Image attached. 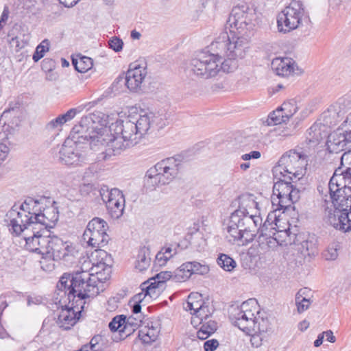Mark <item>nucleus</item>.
Returning <instances> with one entry per match:
<instances>
[{"label":"nucleus","mask_w":351,"mask_h":351,"mask_svg":"<svg viewBox=\"0 0 351 351\" xmlns=\"http://www.w3.org/2000/svg\"><path fill=\"white\" fill-rule=\"evenodd\" d=\"M304 5L302 1L292 0L277 16L278 29L280 32H289L303 25L306 21Z\"/></svg>","instance_id":"obj_9"},{"label":"nucleus","mask_w":351,"mask_h":351,"mask_svg":"<svg viewBox=\"0 0 351 351\" xmlns=\"http://www.w3.org/2000/svg\"><path fill=\"white\" fill-rule=\"evenodd\" d=\"M261 152L258 151H252L248 154H245L241 156V159L243 160H250L252 158L258 159L261 157Z\"/></svg>","instance_id":"obj_64"},{"label":"nucleus","mask_w":351,"mask_h":351,"mask_svg":"<svg viewBox=\"0 0 351 351\" xmlns=\"http://www.w3.org/2000/svg\"><path fill=\"white\" fill-rule=\"evenodd\" d=\"M64 122L62 121V119L60 118V116H58V117H56V119H52L51 121H50L46 125V128L48 130H53L56 128H60L63 125Z\"/></svg>","instance_id":"obj_58"},{"label":"nucleus","mask_w":351,"mask_h":351,"mask_svg":"<svg viewBox=\"0 0 351 351\" xmlns=\"http://www.w3.org/2000/svg\"><path fill=\"white\" fill-rule=\"evenodd\" d=\"M325 114H326V112H325ZM327 114H328L329 117H335V114H337V118L342 120L338 128L347 134L348 139H351V112L346 115L345 119L343 117V113H342L341 110L337 111L334 107L328 109Z\"/></svg>","instance_id":"obj_31"},{"label":"nucleus","mask_w":351,"mask_h":351,"mask_svg":"<svg viewBox=\"0 0 351 351\" xmlns=\"http://www.w3.org/2000/svg\"><path fill=\"white\" fill-rule=\"evenodd\" d=\"M304 158L300 153L290 150L280 158L274 173L279 171L281 175L287 174V178L294 182L293 179L299 180L304 176Z\"/></svg>","instance_id":"obj_11"},{"label":"nucleus","mask_w":351,"mask_h":351,"mask_svg":"<svg viewBox=\"0 0 351 351\" xmlns=\"http://www.w3.org/2000/svg\"><path fill=\"white\" fill-rule=\"evenodd\" d=\"M49 42L47 39H45L42 41L40 44H39L34 53L33 60L34 62H38L40 60L43 56L46 51H49Z\"/></svg>","instance_id":"obj_48"},{"label":"nucleus","mask_w":351,"mask_h":351,"mask_svg":"<svg viewBox=\"0 0 351 351\" xmlns=\"http://www.w3.org/2000/svg\"><path fill=\"white\" fill-rule=\"evenodd\" d=\"M274 182L271 203L276 210H286L300 199V191L293 185L287 174Z\"/></svg>","instance_id":"obj_10"},{"label":"nucleus","mask_w":351,"mask_h":351,"mask_svg":"<svg viewBox=\"0 0 351 351\" xmlns=\"http://www.w3.org/2000/svg\"><path fill=\"white\" fill-rule=\"evenodd\" d=\"M342 195H339L334 202V206H337L339 209L348 210L351 209V186H343V191Z\"/></svg>","instance_id":"obj_37"},{"label":"nucleus","mask_w":351,"mask_h":351,"mask_svg":"<svg viewBox=\"0 0 351 351\" xmlns=\"http://www.w3.org/2000/svg\"><path fill=\"white\" fill-rule=\"evenodd\" d=\"M84 141L82 139L81 142H75L72 137L71 141H66L59 152L61 161L67 165L77 166L85 163L86 155L77 147V143H84Z\"/></svg>","instance_id":"obj_17"},{"label":"nucleus","mask_w":351,"mask_h":351,"mask_svg":"<svg viewBox=\"0 0 351 351\" xmlns=\"http://www.w3.org/2000/svg\"><path fill=\"white\" fill-rule=\"evenodd\" d=\"M39 210L38 200L31 197H27L19 206L14 205L6 214L10 231L18 236L25 230H37L34 221Z\"/></svg>","instance_id":"obj_4"},{"label":"nucleus","mask_w":351,"mask_h":351,"mask_svg":"<svg viewBox=\"0 0 351 351\" xmlns=\"http://www.w3.org/2000/svg\"><path fill=\"white\" fill-rule=\"evenodd\" d=\"M73 287L71 274H64L60 278L59 282L57 284V289L59 291L58 293L60 295L61 293L64 295L67 296L69 303L75 302V299L77 297L76 293L71 289Z\"/></svg>","instance_id":"obj_28"},{"label":"nucleus","mask_w":351,"mask_h":351,"mask_svg":"<svg viewBox=\"0 0 351 351\" xmlns=\"http://www.w3.org/2000/svg\"><path fill=\"white\" fill-rule=\"evenodd\" d=\"M142 292L135 295L130 303L134 302L132 306V311L134 314H138L141 311V302L147 296L152 297V291H154V286L153 284L148 282H143L142 285Z\"/></svg>","instance_id":"obj_29"},{"label":"nucleus","mask_w":351,"mask_h":351,"mask_svg":"<svg viewBox=\"0 0 351 351\" xmlns=\"http://www.w3.org/2000/svg\"><path fill=\"white\" fill-rule=\"evenodd\" d=\"M317 132V126H312L311 128H309L308 130V134L309 135L311 136V133H314L313 136L311 137V138H309V141L310 142H313V143H317L319 142L321 136V134L319 132V131H318Z\"/></svg>","instance_id":"obj_62"},{"label":"nucleus","mask_w":351,"mask_h":351,"mask_svg":"<svg viewBox=\"0 0 351 351\" xmlns=\"http://www.w3.org/2000/svg\"><path fill=\"white\" fill-rule=\"evenodd\" d=\"M254 16V10L243 3L233 8L228 23L233 30H237L236 33L238 34L248 35L247 32H250L254 27L252 21Z\"/></svg>","instance_id":"obj_12"},{"label":"nucleus","mask_w":351,"mask_h":351,"mask_svg":"<svg viewBox=\"0 0 351 351\" xmlns=\"http://www.w3.org/2000/svg\"><path fill=\"white\" fill-rule=\"evenodd\" d=\"M189 264L191 265L192 274H199L204 275L208 272L209 268L207 265L201 264L198 262H189Z\"/></svg>","instance_id":"obj_51"},{"label":"nucleus","mask_w":351,"mask_h":351,"mask_svg":"<svg viewBox=\"0 0 351 351\" xmlns=\"http://www.w3.org/2000/svg\"><path fill=\"white\" fill-rule=\"evenodd\" d=\"M108 45L110 49L115 52L121 51L123 49V42L122 40L117 37H112L108 42Z\"/></svg>","instance_id":"obj_54"},{"label":"nucleus","mask_w":351,"mask_h":351,"mask_svg":"<svg viewBox=\"0 0 351 351\" xmlns=\"http://www.w3.org/2000/svg\"><path fill=\"white\" fill-rule=\"evenodd\" d=\"M350 143L351 139H348L347 134L337 128L328 135L326 146L330 153H339L347 149L346 146Z\"/></svg>","instance_id":"obj_22"},{"label":"nucleus","mask_w":351,"mask_h":351,"mask_svg":"<svg viewBox=\"0 0 351 351\" xmlns=\"http://www.w3.org/2000/svg\"><path fill=\"white\" fill-rule=\"evenodd\" d=\"M100 194L111 217L118 219L122 216L125 202L122 191L114 188Z\"/></svg>","instance_id":"obj_18"},{"label":"nucleus","mask_w":351,"mask_h":351,"mask_svg":"<svg viewBox=\"0 0 351 351\" xmlns=\"http://www.w3.org/2000/svg\"><path fill=\"white\" fill-rule=\"evenodd\" d=\"M341 163L342 165H348L351 167V149L343 154L341 157Z\"/></svg>","instance_id":"obj_63"},{"label":"nucleus","mask_w":351,"mask_h":351,"mask_svg":"<svg viewBox=\"0 0 351 351\" xmlns=\"http://www.w3.org/2000/svg\"><path fill=\"white\" fill-rule=\"evenodd\" d=\"M159 332V328L154 326L152 322H149L147 323V325L141 326L138 337L143 343H150L156 340Z\"/></svg>","instance_id":"obj_30"},{"label":"nucleus","mask_w":351,"mask_h":351,"mask_svg":"<svg viewBox=\"0 0 351 351\" xmlns=\"http://www.w3.org/2000/svg\"><path fill=\"white\" fill-rule=\"evenodd\" d=\"M324 258L327 261H334L338 256V245L332 244L323 252Z\"/></svg>","instance_id":"obj_52"},{"label":"nucleus","mask_w":351,"mask_h":351,"mask_svg":"<svg viewBox=\"0 0 351 351\" xmlns=\"http://www.w3.org/2000/svg\"><path fill=\"white\" fill-rule=\"evenodd\" d=\"M339 170L337 169L335 170L333 176L330 178V180L329 182L328 187H329V191L330 197L332 199V203L334 204V202H335V199L337 197H339V195H342L343 193V187L339 188V184H337L338 179L337 178L339 177L338 171Z\"/></svg>","instance_id":"obj_43"},{"label":"nucleus","mask_w":351,"mask_h":351,"mask_svg":"<svg viewBox=\"0 0 351 351\" xmlns=\"http://www.w3.org/2000/svg\"><path fill=\"white\" fill-rule=\"evenodd\" d=\"M108 124V116L100 111H95L83 117L79 123L72 128L70 136L75 142H81L84 139L89 142L90 147H95L97 142L105 141Z\"/></svg>","instance_id":"obj_3"},{"label":"nucleus","mask_w":351,"mask_h":351,"mask_svg":"<svg viewBox=\"0 0 351 351\" xmlns=\"http://www.w3.org/2000/svg\"><path fill=\"white\" fill-rule=\"evenodd\" d=\"M109 130L117 135H121L123 141H128L132 145H136L141 139L137 132L136 125L132 116H128L125 119H118L114 123L109 125Z\"/></svg>","instance_id":"obj_15"},{"label":"nucleus","mask_w":351,"mask_h":351,"mask_svg":"<svg viewBox=\"0 0 351 351\" xmlns=\"http://www.w3.org/2000/svg\"><path fill=\"white\" fill-rule=\"evenodd\" d=\"M75 248L69 243L64 242L56 236L52 237L47 258L53 261L63 260L71 262L74 257Z\"/></svg>","instance_id":"obj_19"},{"label":"nucleus","mask_w":351,"mask_h":351,"mask_svg":"<svg viewBox=\"0 0 351 351\" xmlns=\"http://www.w3.org/2000/svg\"><path fill=\"white\" fill-rule=\"evenodd\" d=\"M126 316L123 315L115 316L109 323V328L111 331L115 332L119 329H121L125 322Z\"/></svg>","instance_id":"obj_50"},{"label":"nucleus","mask_w":351,"mask_h":351,"mask_svg":"<svg viewBox=\"0 0 351 351\" xmlns=\"http://www.w3.org/2000/svg\"><path fill=\"white\" fill-rule=\"evenodd\" d=\"M81 112L80 108H71L66 113L59 115L64 123L73 119L77 113Z\"/></svg>","instance_id":"obj_55"},{"label":"nucleus","mask_w":351,"mask_h":351,"mask_svg":"<svg viewBox=\"0 0 351 351\" xmlns=\"http://www.w3.org/2000/svg\"><path fill=\"white\" fill-rule=\"evenodd\" d=\"M108 229V226L104 219L95 217L88 222L83 234V239L93 247H104L110 239L106 233Z\"/></svg>","instance_id":"obj_13"},{"label":"nucleus","mask_w":351,"mask_h":351,"mask_svg":"<svg viewBox=\"0 0 351 351\" xmlns=\"http://www.w3.org/2000/svg\"><path fill=\"white\" fill-rule=\"evenodd\" d=\"M218 346L219 342L215 339L208 340L204 343V348L205 351H214Z\"/></svg>","instance_id":"obj_61"},{"label":"nucleus","mask_w":351,"mask_h":351,"mask_svg":"<svg viewBox=\"0 0 351 351\" xmlns=\"http://www.w3.org/2000/svg\"><path fill=\"white\" fill-rule=\"evenodd\" d=\"M333 213H330L328 216V223L333 226L335 229L339 230L341 223L340 215H341L342 209H339L337 206Z\"/></svg>","instance_id":"obj_49"},{"label":"nucleus","mask_w":351,"mask_h":351,"mask_svg":"<svg viewBox=\"0 0 351 351\" xmlns=\"http://www.w3.org/2000/svg\"><path fill=\"white\" fill-rule=\"evenodd\" d=\"M191 265L189 262L183 263L173 272V280L175 282H184L189 279L191 275Z\"/></svg>","instance_id":"obj_42"},{"label":"nucleus","mask_w":351,"mask_h":351,"mask_svg":"<svg viewBox=\"0 0 351 351\" xmlns=\"http://www.w3.org/2000/svg\"><path fill=\"white\" fill-rule=\"evenodd\" d=\"M239 58L229 57L228 56H218V64L219 69V76L223 73H232L239 66Z\"/></svg>","instance_id":"obj_32"},{"label":"nucleus","mask_w":351,"mask_h":351,"mask_svg":"<svg viewBox=\"0 0 351 351\" xmlns=\"http://www.w3.org/2000/svg\"><path fill=\"white\" fill-rule=\"evenodd\" d=\"M340 218L341 221L339 226V230L344 232V229L343 228L348 227L349 223L348 210H342Z\"/></svg>","instance_id":"obj_60"},{"label":"nucleus","mask_w":351,"mask_h":351,"mask_svg":"<svg viewBox=\"0 0 351 351\" xmlns=\"http://www.w3.org/2000/svg\"><path fill=\"white\" fill-rule=\"evenodd\" d=\"M37 200L38 208L40 210L36 213L35 226L42 228L43 233H49L48 229L53 228L58 220L59 213L58 208L54 205L44 207L43 199Z\"/></svg>","instance_id":"obj_16"},{"label":"nucleus","mask_w":351,"mask_h":351,"mask_svg":"<svg viewBox=\"0 0 351 351\" xmlns=\"http://www.w3.org/2000/svg\"><path fill=\"white\" fill-rule=\"evenodd\" d=\"M147 75L146 68L136 63L130 65L125 75V85L132 91H136L141 87Z\"/></svg>","instance_id":"obj_21"},{"label":"nucleus","mask_w":351,"mask_h":351,"mask_svg":"<svg viewBox=\"0 0 351 351\" xmlns=\"http://www.w3.org/2000/svg\"><path fill=\"white\" fill-rule=\"evenodd\" d=\"M229 317L232 324L245 333L268 331L271 328L269 319L261 315L255 299L245 301L240 306H232Z\"/></svg>","instance_id":"obj_2"},{"label":"nucleus","mask_w":351,"mask_h":351,"mask_svg":"<svg viewBox=\"0 0 351 351\" xmlns=\"http://www.w3.org/2000/svg\"><path fill=\"white\" fill-rule=\"evenodd\" d=\"M101 337L99 335L94 336L89 343L86 344L91 351H101V346H99Z\"/></svg>","instance_id":"obj_56"},{"label":"nucleus","mask_w":351,"mask_h":351,"mask_svg":"<svg viewBox=\"0 0 351 351\" xmlns=\"http://www.w3.org/2000/svg\"><path fill=\"white\" fill-rule=\"evenodd\" d=\"M240 224L238 213L233 212L230 217L227 231L230 236L232 237L233 241H240L241 245H244L249 243L250 241H245V234L242 231L243 228Z\"/></svg>","instance_id":"obj_26"},{"label":"nucleus","mask_w":351,"mask_h":351,"mask_svg":"<svg viewBox=\"0 0 351 351\" xmlns=\"http://www.w3.org/2000/svg\"><path fill=\"white\" fill-rule=\"evenodd\" d=\"M95 256L101 258L96 262L91 263V260L85 261L82 264V270L77 271L71 274L73 287L71 289L76 293L80 300L94 297L99 294L97 287L101 278L99 276L101 271H110V257L107 252L102 250H96Z\"/></svg>","instance_id":"obj_1"},{"label":"nucleus","mask_w":351,"mask_h":351,"mask_svg":"<svg viewBox=\"0 0 351 351\" xmlns=\"http://www.w3.org/2000/svg\"><path fill=\"white\" fill-rule=\"evenodd\" d=\"M21 115V110L19 104H14L5 110L1 116L0 121H4L5 123L18 125L19 119Z\"/></svg>","instance_id":"obj_35"},{"label":"nucleus","mask_w":351,"mask_h":351,"mask_svg":"<svg viewBox=\"0 0 351 351\" xmlns=\"http://www.w3.org/2000/svg\"><path fill=\"white\" fill-rule=\"evenodd\" d=\"M238 200L239 208L234 213H238L240 226L245 234V241H252L256 232H260L261 236L267 235L264 233L266 222L262 225L263 219L259 215H250L248 212V208H258V203L255 201L254 195L243 194L238 197Z\"/></svg>","instance_id":"obj_5"},{"label":"nucleus","mask_w":351,"mask_h":351,"mask_svg":"<svg viewBox=\"0 0 351 351\" xmlns=\"http://www.w3.org/2000/svg\"><path fill=\"white\" fill-rule=\"evenodd\" d=\"M71 306L70 307L62 309L57 319L58 326L64 330L70 329L80 318L77 314H79L80 311H78L76 312L75 310L76 307L75 302H71Z\"/></svg>","instance_id":"obj_24"},{"label":"nucleus","mask_w":351,"mask_h":351,"mask_svg":"<svg viewBox=\"0 0 351 351\" xmlns=\"http://www.w3.org/2000/svg\"><path fill=\"white\" fill-rule=\"evenodd\" d=\"M309 291L306 288L300 289L295 295V305L299 313L306 311L312 302L310 299L306 298L307 293Z\"/></svg>","instance_id":"obj_38"},{"label":"nucleus","mask_w":351,"mask_h":351,"mask_svg":"<svg viewBox=\"0 0 351 351\" xmlns=\"http://www.w3.org/2000/svg\"><path fill=\"white\" fill-rule=\"evenodd\" d=\"M199 326L197 331V337L202 340H205L213 334L217 329V323L214 319H208L197 323Z\"/></svg>","instance_id":"obj_33"},{"label":"nucleus","mask_w":351,"mask_h":351,"mask_svg":"<svg viewBox=\"0 0 351 351\" xmlns=\"http://www.w3.org/2000/svg\"><path fill=\"white\" fill-rule=\"evenodd\" d=\"M173 274L171 271H161L159 274H156L155 277L152 278L151 280L154 282H151L149 284H153L154 286V291H152V295L155 294L156 289L158 287L159 285L165 282L167 280L173 279Z\"/></svg>","instance_id":"obj_47"},{"label":"nucleus","mask_w":351,"mask_h":351,"mask_svg":"<svg viewBox=\"0 0 351 351\" xmlns=\"http://www.w3.org/2000/svg\"><path fill=\"white\" fill-rule=\"evenodd\" d=\"M141 320L139 317L130 316L126 317L123 327L120 329L119 332L125 337L132 335L139 326Z\"/></svg>","instance_id":"obj_41"},{"label":"nucleus","mask_w":351,"mask_h":351,"mask_svg":"<svg viewBox=\"0 0 351 351\" xmlns=\"http://www.w3.org/2000/svg\"><path fill=\"white\" fill-rule=\"evenodd\" d=\"M206 302L202 301V295L198 293H191L189 297L184 308L186 311H190L192 313L196 312Z\"/></svg>","instance_id":"obj_40"},{"label":"nucleus","mask_w":351,"mask_h":351,"mask_svg":"<svg viewBox=\"0 0 351 351\" xmlns=\"http://www.w3.org/2000/svg\"><path fill=\"white\" fill-rule=\"evenodd\" d=\"M213 308L212 306H209L206 304L202 306L200 308H199L196 312L192 313L191 314L193 315L191 318V324L197 328V323L206 321L212 319V315L213 313Z\"/></svg>","instance_id":"obj_34"},{"label":"nucleus","mask_w":351,"mask_h":351,"mask_svg":"<svg viewBox=\"0 0 351 351\" xmlns=\"http://www.w3.org/2000/svg\"><path fill=\"white\" fill-rule=\"evenodd\" d=\"M37 228V230H31L33 232L32 236H27L26 234H25L24 237L26 248L28 250L36 253L37 251V247L39 245L40 237H41L43 233V228L38 226Z\"/></svg>","instance_id":"obj_39"},{"label":"nucleus","mask_w":351,"mask_h":351,"mask_svg":"<svg viewBox=\"0 0 351 351\" xmlns=\"http://www.w3.org/2000/svg\"><path fill=\"white\" fill-rule=\"evenodd\" d=\"M267 331H254L251 333H246L248 335L251 336L250 342L253 347L258 348L262 345L263 341V335Z\"/></svg>","instance_id":"obj_53"},{"label":"nucleus","mask_w":351,"mask_h":351,"mask_svg":"<svg viewBox=\"0 0 351 351\" xmlns=\"http://www.w3.org/2000/svg\"><path fill=\"white\" fill-rule=\"evenodd\" d=\"M231 36L224 32L211 43L210 49L218 53L220 56H228L239 59L243 58L249 49L248 35L238 34L233 29L230 30Z\"/></svg>","instance_id":"obj_6"},{"label":"nucleus","mask_w":351,"mask_h":351,"mask_svg":"<svg viewBox=\"0 0 351 351\" xmlns=\"http://www.w3.org/2000/svg\"><path fill=\"white\" fill-rule=\"evenodd\" d=\"M181 167V161L178 159L162 160L147 171V182L152 185L168 184L178 176Z\"/></svg>","instance_id":"obj_8"},{"label":"nucleus","mask_w":351,"mask_h":351,"mask_svg":"<svg viewBox=\"0 0 351 351\" xmlns=\"http://www.w3.org/2000/svg\"><path fill=\"white\" fill-rule=\"evenodd\" d=\"M298 108L294 100H289L284 102L280 107L271 112L267 119L268 125H275L281 123H286L291 117L298 111Z\"/></svg>","instance_id":"obj_20"},{"label":"nucleus","mask_w":351,"mask_h":351,"mask_svg":"<svg viewBox=\"0 0 351 351\" xmlns=\"http://www.w3.org/2000/svg\"><path fill=\"white\" fill-rule=\"evenodd\" d=\"M51 240L52 237L50 236L49 232H43L41 237H40L39 245L37 247L36 253L43 256H45V257L47 258V255L49 253V247Z\"/></svg>","instance_id":"obj_44"},{"label":"nucleus","mask_w":351,"mask_h":351,"mask_svg":"<svg viewBox=\"0 0 351 351\" xmlns=\"http://www.w3.org/2000/svg\"><path fill=\"white\" fill-rule=\"evenodd\" d=\"M217 263L221 267L228 271L233 270L237 265V263L233 258L224 254H221L219 255L217 258Z\"/></svg>","instance_id":"obj_46"},{"label":"nucleus","mask_w":351,"mask_h":351,"mask_svg":"<svg viewBox=\"0 0 351 351\" xmlns=\"http://www.w3.org/2000/svg\"><path fill=\"white\" fill-rule=\"evenodd\" d=\"M272 70L280 76H289L295 73V61L290 58H276L271 63Z\"/></svg>","instance_id":"obj_25"},{"label":"nucleus","mask_w":351,"mask_h":351,"mask_svg":"<svg viewBox=\"0 0 351 351\" xmlns=\"http://www.w3.org/2000/svg\"><path fill=\"white\" fill-rule=\"evenodd\" d=\"M150 263L151 258L149 248L146 246L141 247L137 255L135 267L139 271H143L149 267Z\"/></svg>","instance_id":"obj_36"},{"label":"nucleus","mask_w":351,"mask_h":351,"mask_svg":"<svg viewBox=\"0 0 351 351\" xmlns=\"http://www.w3.org/2000/svg\"><path fill=\"white\" fill-rule=\"evenodd\" d=\"M106 136L105 141H98L95 143V147H90L93 151H98L103 149V147H107L104 151L101 153V156L99 159L107 160L111 155H117L121 153V151L125 150L126 148L131 146H134L129 143L128 141H123L121 135H117L114 132H110L109 129L106 132Z\"/></svg>","instance_id":"obj_14"},{"label":"nucleus","mask_w":351,"mask_h":351,"mask_svg":"<svg viewBox=\"0 0 351 351\" xmlns=\"http://www.w3.org/2000/svg\"><path fill=\"white\" fill-rule=\"evenodd\" d=\"M295 250L300 253L302 256L306 259H310L312 256L317 254V249L315 243L310 237H306L304 234H299L295 236L294 241Z\"/></svg>","instance_id":"obj_23"},{"label":"nucleus","mask_w":351,"mask_h":351,"mask_svg":"<svg viewBox=\"0 0 351 351\" xmlns=\"http://www.w3.org/2000/svg\"><path fill=\"white\" fill-rule=\"evenodd\" d=\"M171 257L172 255H166L163 253V251L161 250L157 253L155 262L160 266H162L165 265L167 261L169 260Z\"/></svg>","instance_id":"obj_59"},{"label":"nucleus","mask_w":351,"mask_h":351,"mask_svg":"<svg viewBox=\"0 0 351 351\" xmlns=\"http://www.w3.org/2000/svg\"><path fill=\"white\" fill-rule=\"evenodd\" d=\"M56 66L55 61L50 58H45L41 63L42 70L45 72L53 71Z\"/></svg>","instance_id":"obj_57"},{"label":"nucleus","mask_w":351,"mask_h":351,"mask_svg":"<svg viewBox=\"0 0 351 351\" xmlns=\"http://www.w3.org/2000/svg\"><path fill=\"white\" fill-rule=\"evenodd\" d=\"M218 53L202 52L192 58L187 65L188 71L202 80H210L219 76Z\"/></svg>","instance_id":"obj_7"},{"label":"nucleus","mask_w":351,"mask_h":351,"mask_svg":"<svg viewBox=\"0 0 351 351\" xmlns=\"http://www.w3.org/2000/svg\"><path fill=\"white\" fill-rule=\"evenodd\" d=\"M73 64L78 72L85 73L93 67V60L89 57L81 56L79 59L73 60Z\"/></svg>","instance_id":"obj_45"},{"label":"nucleus","mask_w":351,"mask_h":351,"mask_svg":"<svg viewBox=\"0 0 351 351\" xmlns=\"http://www.w3.org/2000/svg\"><path fill=\"white\" fill-rule=\"evenodd\" d=\"M141 138L147 134L152 125L156 123L158 117L152 113L132 116Z\"/></svg>","instance_id":"obj_27"}]
</instances>
